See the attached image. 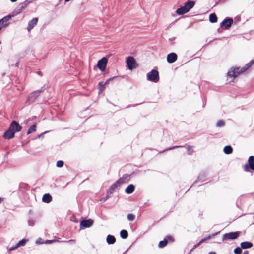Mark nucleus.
Listing matches in <instances>:
<instances>
[{
  "label": "nucleus",
  "mask_w": 254,
  "mask_h": 254,
  "mask_svg": "<svg viewBox=\"0 0 254 254\" xmlns=\"http://www.w3.org/2000/svg\"><path fill=\"white\" fill-rule=\"evenodd\" d=\"M233 23V19L232 18L226 17L220 23V27L226 29H229Z\"/></svg>",
  "instance_id": "5"
},
{
  "label": "nucleus",
  "mask_w": 254,
  "mask_h": 254,
  "mask_svg": "<svg viewBox=\"0 0 254 254\" xmlns=\"http://www.w3.org/2000/svg\"><path fill=\"white\" fill-rule=\"evenodd\" d=\"M15 133L9 128L3 134V137L6 139H10L14 137Z\"/></svg>",
  "instance_id": "15"
},
{
  "label": "nucleus",
  "mask_w": 254,
  "mask_h": 254,
  "mask_svg": "<svg viewBox=\"0 0 254 254\" xmlns=\"http://www.w3.org/2000/svg\"><path fill=\"white\" fill-rule=\"evenodd\" d=\"M115 78V77H114L113 78H110L109 79H108V80H106V82H104V83L105 84V85L107 84H108L109 81H111V80H112L113 78Z\"/></svg>",
  "instance_id": "42"
},
{
  "label": "nucleus",
  "mask_w": 254,
  "mask_h": 254,
  "mask_svg": "<svg viewBox=\"0 0 254 254\" xmlns=\"http://www.w3.org/2000/svg\"><path fill=\"white\" fill-rule=\"evenodd\" d=\"M242 73L241 72V69H240L239 67H232L228 72L227 74L229 77L236 78L238 75Z\"/></svg>",
  "instance_id": "8"
},
{
  "label": "nucleus",
  "mask_w": 254,
  "mask_h": 254,
  "mask_svg": "<svg viewBox=\"0 0 254 254\" xmlns=\"http://www.w3.org/2000/svg\"><path fill=\"white\" fill-rule=\"evenodd\" d=\"M177 59V55L175 53H170L167 56V61L169 63H173Z\"/></svg>",
  "instance_id": "14"
},
{
  "label": "nucleus",
  "mask_w": 254,
  "mask_h": 254,
  "mask_svg": "<svg viewBox=\"0 0 254 254\" xmlns=\"http://www.w3.org/2000/svg\"><path fill=\"white\" fill-rule=\"evenodd\" d=\"M242 249H246L252 247L253 244L248 241L243 242L240 244Z\"/></svg>",
  "instance_id": "19"
},
{
  "label": "nucleus",
  "mask_w": 254,
  "mask_h": 254,
  "mask_svg": "<svg viewBox=\"0 0 254 254\" xmlns=\"http://www.w3.org/2000/svg\"><path fill=\"white\" fill-rule=\"evenodd\" d=\"M147 79L154 83L158 82L159 80L158 71L156 69H152L147 74Z\"/></svg>",
  "instance_id": "1"
},
{
  "label": "nucleus",
  "mask_w": 254,
  "mask_h": 254,
  "mask_svg": "<svg viewBox=\"0 0 254 254\" xmlns=\"http://www.w3.org/2000/svg\"><path fill=\"white\" fill-rule=\"evenodd\" d=\"M12 16L7 15L0 20V30L3 27L7 26V22L11 19Z\"/></svg>",
  "instance_id": "13"
},
{
  "label": "nucleus",
  "mask_w": 254,
  "mask_h": 254,
  "mask_svg": "<svg viewBox=\"0 0 254 254\" xmlns=\"http://www.w3.org/2000/svg\"><path fill=\"white\" fill-rule=\"evenodd\" d=\"M241 248L239 247H236L234 251V252L235 254H241L242 253V250Z\"/></svg>",
  "instance_id": "35"
},
{
  "label": "nucleus",
  "mask_w": 254,
  "mask_h": 254,
  "mask_svg": "<svg viewBox=\"0 0 254 254\" xmlns=\"http://www.w3.org/2000/svg\"><path fill=\"white\" fill-rule=\"evenodd\" d=\"M36 124H33L29 127V128L27 132V134H30L32 133V132H35L36 131Z\"/></svg>",
  "instance_id": "29"
},
{
  "label": "nucleus",
  "mask_w": 254,
  "mask_h": 254,
  "mask_svg": "<svg viewBox=\"0 0 254 254\" xmlns=\"http://www.w3.org/2000/svg\"><path fill=\"white\" fill-rule=\"evenodd\" d=\"M18 65V63H16V64H15V66H17Z\"/></svg>",
  "instance_id": "60"
},
{
  "label": "nucleus",
  "mask_w": 254,
  "mask_h": 254,
  "mask_svg": "<svg viewBox=\"0 0 254 254\" xmlns=\"http://www.w3.org/2000/svg\"><path fill=\"white\" fill-rule=\"evenodd\" d=\"M239 234L240 232L238 231L225 233L223 235V240L227 239L234 240L237 239L239 236Z\"/></svg>",
  "instance_id": "7"
},
{
  "label": "nucleus",
  "mask_w": 254,
  "mask_h": 254,
  "mask_svg": "<svg viewBox=\"0 0 254 254\" xmlns=\"http://www.w3.org/2000/svg\"><path fill=\"white\" fill-rule=\"evenodd\" d=\"M218 233H219V232H216L215 233H214L212 235H209L207 237H206L200 240V243H203L206 242L207 240L211 239L212 238L214 237L215 236L217 235Z\"/></svg>",
  "instance_id": "26"
},
{
  "label": "nucleus",
  "mask_w": 254,
  "mask_h": 254,
  "mask_svg": "<svg viewBox=\"0 0 254 254\" xmlns=\"http://www.w3.org/2000/svg\"><path fill=\"white\" fill-rule=\"evenodd\" d=\"M130 179V175L128 174H124L122 177L119 178L117 181V184H119V185H122L123 184H125L127 183L129 181Z\"/></svg>",
  "instance_id": "12"
},
{
  "label": "nucleus",
  "mask_w": 254,
  "mask_h": 254,
  "mask_svg": "<svg viewBox=\"0 0 254 254\" xmlns=\"http://www.w3.org/2000/svg\"><path fill=\"white\" fill-rule=\"evenodd\" d=\"M33 0H26L25 1L27 4H29V3H31Z\"/></svg>",
  "instance_id": "47"
},
{
  "label": "nucleus",
  "mask_w": 254,
  "mask_h": 254,
  "mask_svg": "<svg viewBox=\"0 0 254 254\" xmlns=\"http://www.w3.org/2000/svg\"><path fill=\"white\" fill-rule=\"evenodd\" d=\"M52 241L53 240H46L45 243H51Z\"/></svg>",
  "instance_id": "51"
},
{
  "label": "nucleus",
  "mask_w": 254,
  "mask_h": 254,
  "mask_svg": "<svg viewBox=\"0 0 254 254\" xmlns=\"http://www.w3.org/2000/svg\"><path fill=\"white\" fill-rule=\"evenodd\" d=\"M192 148V146H190V145H188L187 147H186V149L188 151H190Z\"/></svg>",
  "instance_id": "46"
},
{
  "label": "nucleus",
  "mask_w": 254,
  "mask_h": 254,
  "mask_svg": "<svg viewBox=\"0 0 254 254\" xmlns=\"http://www.w3.org/2000/svg\"><path fill=\"white\" fill-rule=\"evenodd\" d=\"M98 87L100 91H102L105 87V84L104 82H100L98 84Z\"/></svg>",
  "instance_id": "34"
},
{
  "label": "nucleus",
  "mask_w": 254,
  "mask_h": 254,
  "mask_svg": "<svg viewBox=\"0 0 254 254\" xmlns=\"http://www.w3.org/2000/svg\"><path fill=\"white\" fill-rule=\"evenodd\" d=\"M188 11L186 9V7H185L184 6H181L180 8H178L176 11V13L179 15H183L186 13H187Z\"/></svg>",
  "instance_id": "20"
},
{
  "label": "nucleus",
  "mask_w": 254,
  "mask_h": 254,
  "mask_svg": "<svg viewBox=\"0 0 254 254\" xmlns=\"http://www.w3.org/2000/svg\"><path fill=\"white\" fill-rule=\"evenodd\" d=\"M120 185L119 184H117V181L114 183L110 187L109 189V191L110 192V193H112L116 189V188L119 186Z\"/></svg>",
  "instance_id": "28"
},
{
  "label": "nucleus",
  "mask_w": 254,
  "mask_h": 254,
  "mask_svg": "<svg viewBox=\"0 0 254 254\" xmlns=\"http://www.w3.org/2000/svg\"><path fill=\"white\" fill-rule=\"evenodd\" d=\"M252 65V64H251L250 62L247 63L245 66H244L241 68V72H244L247 70H248L249 68H250Z\"/></svg>",
  "instance_id": "30"
},
{
  "label": "nucleus",
  "mask_w": 254,
  "mask_h": 254,
  "mask_svg": "<svg viewBox=\"0 0 254 254\" xmlns=\"http://www.w3.org/2000/svg\"><path fill=\"white\" fill-rule=\"evenodd\" d=\"M127 218L129 221H133L135 219V217L133 214H129L127 215Z\"/></svg>",
  "instance_id": "38"
},
{
  "label": "nucleus",
  "mask_w": 254,
  "mask_h": 254,
  "mask_svg": "<svg viewBox=\"0 0 254 254\" xmlns=\"http://www.w3.org/2000/svg\"><path fill=\"white\" fill-rule=\"evenodd\" d=\"M64 165V162L62 160H59L57 162L56 166L58 167H62Z\"/></svg>",
  "instance_id": "37"
},
{
  "label": "nucleus",
  "mask_w": 254,
  "mask_h": 254,
  "mask_svg": "<svg viewBox=\"0 0 254 254\" xmlns=\"http://www.w3.org/2000/svg\"><path fill=\"white\" fill-rule=\"evenodd\" d=\"M243 254H249V252L247 251H245Z\"/></svg>",
  "instance_id": "55"
},
{
  "label": "nucleus",
  "mask_w": 254,
  "mask_h": 254,
  "mask_svg": "<svg viewBox=\"0 0 254 254\" xmlns=\"http://www.w3.org/2000/svg\"><path fill=\"white\" fill-rule=\"evenodd\" d=\"M125 253H126V252H125V253H124V254H124Z\"/></svg>",
  "instance_id": "61"
},
{
  "label": "nucleus",
  "mask_w": 254,
  "mask_h": 254,
  "mask_svg": "<svg viewBox=\"0 0 254 254\" xmlns=\"http://www.w3.org/2000/svg\"><path fill=\"white\" fill-rule=\"evenodd\" d=\"M126 63L129 70H132L137 66V64L135 59L132 56H129L127 58Z\"/></svg>",
  "instance_id": "3"
},
{
  "label": "nucleus",
  "mask_w": 254,
  "mask_h": 254,
  "mask_svg": "<svg viewBox=\"0 0 254 254\" xmlns=\"http://www.w3.org/2000/svg\"><path fill=\"white\" fill-rule=\"evenodd\" d=\"M9 128L15 133V132H18L21 129L22 127L17 121H12Z\"/></svg>",
  "instance_id": "9"
},
{
  "label": "nucleus",
  "mask_w": 254,
  "mask_h": 254,
  "mask_svg": "<svg viewBox=\"0 0 254 254\" xmlns=\"http://www.w3.org/2000/svg\"><path fill=\"white\" fill-rule=\"evenodd\" d=\"M23 10L21 8V7L19 5H18L13 11L12 16L18 15V14L20 13Z\"/></svg>",
  "instance_id": "27"
},
{
  "label": "nucleus",
  "mask_w": 254,
  "mask_h": 254,
  "mask_svg": "<svg viewBox=\"0 0 254 254\" xmlns=\"http://www.w3.org/2000/svg\"><path fill=\"white\" fill-rule=\"evenodd\" d=\"M106 242L108 244H113L116 242V238L113 235H108L107 236Z\"/></svg>",
  "instance_id": "22"
},
{
  "label": "nucleus",
  "mask_w": 254,
  "mask_h": 254,
  "mask_svg": "<svg viewBox=\"0 0 254 254\" xmlns=\"http://www.w3.org/2000/svg\"><path fill=\"white\" fill-rule=\"evenodd\" d=\"M205 176V175L204 173H201L199 174V175L198 177L197 180L196 181V182H197L198 180L200 181L202 179V178L204 177Z\"/></svg>",
  "instance_id": "39"
},
{
  "label": "nucleus",
  "mask_w": 254,
  "mask_h": 254,
  "mask_svg": "<svg viewBox=\"0 0 254 254\" xmlns=\"http://www.w3.org/2000/svg\"><path fill=\"white\" fill-rule=\"evenodd\" d=\"M223 151L226 154H230L233 152V148L230 145H227L224 147Z\"/></svg>",
  "instance_id": "24"
},
{
  "label": "nucleus",
  "mask_w": 254,
  "mask_h": 254,
  "mask_svg": "<svg viewBox=\"0 0 254 254\" xmlns=\"http://www.w3.org/2000/svg\"><path fill=\"white\" fill-rule=\"evenodd\" d=\"M209 254H217L215 252H210Z\"/></svg>",
  "instance_id": "54"
},
{
  "label": "nucleus",
  "mask_w": 254,
  "mask_h": 254,
  "mask_svg": "<svg viewBox=\"0 0 254 254\" xmlns=\"http://www.w3.org/2000/svg\"><path fill=\"white\" fill-rule=\"evenodd\" d=\"M52 197L49 193L45 194L43 196L42 201L44 202L48 203L51 202L52 201Z\"/></svg>",
  "instance_id": "21"
},
{
  "label": "nucleus",
  "mask_w": 254,
  "mask_h": 254,
  "mask_svg": "<svg viewBox=\"0 0 254 254\" xmlns=\"http://www.w3.org/2000/svg\"><path fill=\"white\" fill-rule=\"evenodd\" d=\"M134 186L133 184H130L125 189V192L128 194H131L134 192Z\"/></svg>",
  "instance_id": "18"
},
{
  "label": "nucleus",
  "mask_w": 254,
  "mask_h": 254,
  "mask_svg": "<svg viewBox=\"0 0 254 254\" xmlns=\"http://www.w3.org/2000/svg\"><path fill=\"white\" fill-rule=\"evenodd\" d=\"M10 0L12 2H15L17 1V0Z\"/></svg>",
  "instance_id": "57"
},
{
  "label": "nucleus",
  "mask_w": 254,
  "mask_h": 254,
  "mask_svg": "<svg viewBox=\"0 0 254 254\" xmlns=\"http://www.w3.org/2000/svg\"><path fill=\"white\" fill-rule=\"evenodd\" d=\"M40 240H41V239H38V240H37V241H36V243H37V244H42V243H43V242H41Z\"/></svg>",
  "instance_id": "49"
},
{
  "label": "nucleus",
  "mask_w": 254,
  "mask_h": 254,
  "mask_svg": "<svg viewBox=\"0 0 254 254\" xmlns=\"http://www.w3.org/2000/svg\"><path fill=\"white\" fill-rule=\"evenodd\" d=\"M225 125V122L223 120H219L216 123L217 127H222Z\"/></svg>",
  "instance_id": "33"
},
{
  "label": "nucleus",
  "mask_w": 254,
  "mask_h": 254,
  "mask_svg": "<svg viewBox=\"0 0 254 254\" xmlns=\"http://www.w3.org/2000/svg\"><path fill=\"white\" fill-rule=\"evenodd\" d=\"M137 105V104H134V105H128V106H127L126 108H128V107H131V106H132V107H135V106H136Z\"/></svg>",
  "instance_id": "53"
},
{
  "label": "nucleus",
  "mask_w": 254,
  "mask_h": 254,
  "mask_svg": "<svg viewBox=\"0 0 254 254\" xmlns=\"http://www.w3.org/2000/svg\"><path fill=\"white\" fill-rule=\"evenodd\" d=\"M37 74H39V75H40V76H41V75H42V72H41V71H38V72H37Z\"/></svg>",
  "instance_id": "56"
},
{
  "label": "nucleus",
  "mask_w": 254,
  "mask_h": 254,
  "mask_svg": "<svg viewBox=\"0 0 254 254\" xmlns=\"http://www.w3.org/2000/svg\"><path fill=\"white\" fill-rule=\"evenodd\" d=\"M250 64L253 65V64L254 63V59H252L250 62Z\"/></svg>",
  "instance_id": "50"
},
{
  "label": "nucleus",
  "mask_w": 254,
  "mask_h": 254,
  "mask_svg": "<svg viewBox=\"0 0 254 254\" xmlns=\"http://www.w3.org/2000/svg\"><path fill=\"white\" fill-rule=\"evenodd\" d=\"M175 37H172V38H170L169 39V41H173V40H175Z\"/></svg>",
  "instance_id": "52"
},
{
  "label": "nucleus",
  "mask_w": 254,
  "mask_h": 254,
  "mask_svg": "<svg viewBox=\"0 0 254 254\" xmlns=\"http://www.w3.org/2000/svg\"><path fill=\"white\" fill-rule=\"evenodd\" d=\"M185 147V146L175 145V146H173L169 147L168 148H166V149L163 150L161 152H166L167 151L171 150H172V149H175V148H180V147Z\"/></svg>",
  "instance_id": "31"
},
{
  "label": "nucleus",
  "mask_w": 254,
  "mask_h": 254,
  "mask_svg": "<svg viewBox=\"0 0 254 254\" xmlns=\"http://www.w3.org/2000/svg\"><path fill=\"white\" fill-rule=\"evenodd\" d=\"M108 63V59L106 57H103L99 60L97 63V66L102 71L106 69V65Z\"/></svg>",
  "instance_id": "6"
},
{
  "label": "nucleus",
  "mask_w": 254,
  "mask_h": 254,
  "mask_svg": "<svg viewBox=\"0 0 254 254\" xmlns=\"http://www.w3.org/2000/svg\"><path fill=\"white\" fill-rule=\"evenodd\" d=\"M18 247H19L17 246V244H16L15 246H12L11 248H10L9 250L10 251H13V250L17 249Z\"/></svg>",
  "instance_id": "41"
},
{
  "label": "nucleus",
  "mask_w": 254,
  "mask_h": 254,
  "mask_svg": "<svg viewBox=\"0 0 254 254\" xmlns=\"http://www.w3.org/2000/svg\"><path fill=\"white\" fill-rule=\"evenodd\" d=\"M28 4H27L25 1L20 3L18 5L21 7V8L23 10L26 7L28 6Z\"/></svg>",
  "instance_id": "36"
},
{
  "label": "nucleus",
  "mask_w": 254,
  "mask_h": 254,
  "mask_svg": "<svg viewBox=\"0 0 254 254\" xmlns=\"http://www.w3.org/2000/svg\"><path fill=\"white\" fill-rule=\"evenodd\" d=\"M169 241H173V238L171 236H167L163 240L159 242L158 247L160 248H164L167 245Z\"/></svg>",
  "instance_id": "11"
},
{
  "label": "nucleus",
  "mask_w": 254,
  "mask_h": 254,
  "mask_svg": "<svg viewBox=\"0 0 254 254\" xmlns=\"http://www.w3.org/2000/svg\"><path fill=\"white\" fill-rule=\"evenodd\" d=\"M28 225L30 226H33L34 225V221L32 220H29L28 221Z\"/></svg>",
  "instance_id": "40"
},
{
  "label": "nucleus",
  "mask_w": 254,
  "mask_h": 254,
  "mask_svg": "<svg viewBox=\"0 0 254 254\" xmlns=\"http://www.w3.org/2000/svg\"><path fill=\"white\" fill-rule=\"evenodd\" d=\"M93 224L92 219L83 220L80 222V228L84 229L91 227Z\"/></svg>",
  "instance_id": "10"
},
{
  "label": "nucleus",
  "mask_w": 254,
  "mask_h": 254,
  "mask_svg": "<svg viewBox=\"0 0 254 254\" xmlns=\"http://www.w3.org/2000/svg\"><path fill=\"white\" fill-rule=\"evenodd\" d=\"M195 1L191 0H188L185 3L184 6L186 7L189 12L195 5Z\"/></svg>",
  "instance_id": "17"
},
{
  "label": "nucleus",
  "mask_w": 254,
  "mask_h": 254,
  "mask_svg": "<svg viewBox=\"0 0 254 254\" xmlns=\"http://www.w3.org/2000/svg\"><path fill=\"white\" fill-rule=\"evenodd\" d=\"M48 131H45L44 132L39 134L38 136V138H40V137H43V135L44 134L46 133L47 132H48Z\"/></svg>",
  "instance_id": "43"
},
{
  "label": "nucleus",
  "mask_w": 254,
  "mask_h": 254,
  "mask_svg": "<svg viewBox=\"0 0 254 254\" xmlns=\"http://www.w3.org/2000/svg\"><path fill=\"white\" fill-rule=\"evenodd\" d=\"M128 232L126 230H122L120 231V236L122 239H127L128 237Z\"/></svg>",
  "instance_id": "25"
},
{
  "label": "nucleus",
  "mask_w": 254,
  "mask_h": 254,
  "mask_svg": "<svg viewBox=\"0 0 254 254\" xmlns=\"http://www.w3.org/2000/svg\"><path fill=\"white\" fill-rule=\"evenodd\" d=\"M193 152V151H192V152H191H191H189V155H191V154H192V153Z\"/></svg>",
  "instance_id": "59"
},
{
  "label": "nucleus",
  "mask_w": 254,
  "mask_h": 254,
  "mask_svg": "<svg viewBox=\"0 0 254 254\" xmlns=\"http://www.w3.org/2000/svg\"><path fill=\"white\" fill-rule=\"evenodd\" d=\"M201 244H202L201 243H200V241L197 243L196 244H195L194 246H193V248H195L196 247H198Z\"/></svg>",
  "instance_id": "45"
},
{
  "label": "nucleus",
  "mask_w": 254,
  "mask_h": 254,
  "mask_svg": "<svg viewBox=\"0 0 254 254\" xmlns=\"http://www.w3.org/2000/svg\"><path fill=\"white\" fill-rule=\"evenodd\" d=\"M201 244H202L201 243H200V241L197 243L196 244H195L194 246H193V248H195L196 247H198Z\"/></svg>",
  "instance_id": "44"
},
{
  "label": "nucleus",
  "mask_w": 254,
  "mask_h": 254,
  "mask_svg": "<svg viewBox=\"0 0 254 254\" xmlns=\"http://www.w3.org/2000/svg\"><path fill=\"white\" fill-rule=\"evenodd\" d=\"M38 20V18L36 17L33 18L28 22V25L27 28L28 31H30L33 28V27L37 25Z\"/></svg>",
  "instance_id": "16"
},
{
  "label": "nucleus",
  "mask_w": 254,
  "mask_h": 254,
  "mask_svg": "<svg viewBox=\"0 0 254 254\" xmlns=\"http://www.w3.org/2000/svg\"><path fill=\"white\" fill-rule=\"evenodd\" d=\"M27 241V240L26 239H23L19 241L18 243H17V246L18 247L24 246L25 245Z\"/></svg>",
  "instance_id": "32"
},
{
  "label": "nucleus",
  "mask_w": 254,
  "mask_h": 254,
  "mask_svg": "<svg viewBox=\"0 0 254 254\" xmlns=\"http://www.w3.org/2000/svg\"><path fill=\"white\" fill-rule=\"evenodd\" d=\"M3 199L1 198H0V203H1V202L2 201Z\"/></svg>",
  "instance_id": "58"
},
{
  "label": "nucleus",
  "mask_w": 254,
  "mask_h": 254,
  "mask_svg": "<svg viewBox=\"0 0 254 254\" xmlns=\"http://www.w3.org/2000/svg\"><path fill=\"white\" fill-rule=\"evenodd\" d=\"M68 242H69V243H75V240H73V239H71V240H69L68 241H67Z\"/></svg>",
  "instance_id": "48"
},
{
  "label": "nucleus",
  "mask_w": 254,
  "mask_h": 254,
  "mask_svg": "<svg viewBox=\"0 0 254 254\" xmlns=\"http://www.w3.org/2000/svg\"><path fill=\"white\" fill-rule=\"evenodd\" d=\"M209 19V21L212 23H216L217 21V17L214 13L210 14Z\"/></svg>",
  "instance_id": "23"
},
{
  "label": "nucleus",
  "mask_w": 254,
  "mask_h": 254,
  "mask_svg": "<svg viewBox=\"0 0 254 254\" xmlns=\"http://www.w3.org/2000/svg\"><path fill=\"white\" fill-rule=\"evenodd\" d=\"M44 90V87H42L40 90H36L31 93L28 97L27 102H29V104L35 102L40 94L43 92Z\"/></svg>",
  "instance_id": "2"
},
{
  "label": "nucleus",
  "mask_w": 254,
  "mask_h": 254,
  "mask_svg": "<svg viewBox=\"0 0 254 254\" xmlns=\"http://www.w3.org/2000/svg\"><path fill=\"white\" fill-rule=\"evenodd\" d=\"M250 169L254 171V156H250L248 159V163L244 166V170L249 172Z\"/></svg>",
  "instance_id": "4"
}]
</instances>
